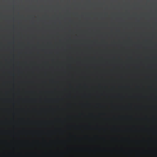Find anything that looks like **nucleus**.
Listing matches in <instances>:
<instances>
[{
    "label": "nucleus",
    "instance_id": "2",
    "mask_svg": "<svg viewBox=\"0 0 157 157\" xmlns=\"http://www.w3.org/2000/svg\"><path fill=\"white\" fill-rule=\"evenodd\" d=\"M13 2H14V0H13Z\"/></svg>",
    "mask_w": 157,
    "mask_h": 157
},
{
    "label": "nucleus",
    "instance_id": "3",
    "mask_svg": "<svg viewBox=\"0 0 157 157\" xmlns=\"http://www.w3.org/2000/svg\"><path fill=\"white\" fill-rule=\"evenodd\" d=\"M13 10H14V9H13Z\"/></svg>",
    "mask_w": 157,
    "mask_h": 157
},
{
    "label": "nucleus",
    "instance_id": "1",
    "mask_svg": "<svg viewBox=\"0 0 157 157\" xmlns=\"http://www.w3.org/2000/svg\"><path fill=\"white\" fill-rule=\"evenodd\" d=\"M88 3H90V1H88Z\"/></svg>",
    "mask_w": 157,
    "mask_h": 157
}]
</instances>
